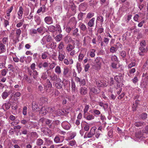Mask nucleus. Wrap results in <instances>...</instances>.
I'll use <instances>...</instances> for the list:
<instances>
[{
    "label": "nucleus",
    "instance_id": "864d4df0",
    "mask_svg": "<svg viewBox=\"0 0 148 148\" xmlns=\"http://www.w3.org/2000/svg\"><path fill=\"white\" fill-rule=\"evenodd\" d=\"M147 116V114L146 113H143L140 115V117L143 120L145 119Z\"/></svg>",
    "mask_w": 148,
    "mask_h": 148
},
{
    "label": "nucleus",
    "instance_id": "e2e57ef3",
    "mask_svg": "<svg viewBox=\"0 0 148 148\" xmlns=\"http://www.w3.org/2000/svg\"><path fill=\"white\" fill-rule=\"evenodd\" d=\"M34 11L32 10L31 12L30 13V14L29 16L26 17L25 18H27L28 20H32L33 19V16L32 14V13L34 12Z\"/></svg>",
    "mask_w": 148,
    "mask_h": 148
},
{
    "label": "nucleus",
    "instance_id": "69168bd1",
    "mask_svg": "<svg viewBox=\"0 0 148 148\" xmlns=\"http://www.w3.org/2000/svg\"><path fill=\"white\" fill-rule=\"evenodd\" d=\"M56 31H57L59 33H61L62 32V30L60 25L58 24H56Z\"/></svg>",
    "mask_w": 148,
    "mask_h": 148
},
{
    "label": "nucleus",
    "instance_id": "473e14b6",
    "mask_svg": "<svg viewBox=\"0 0 148 148\" xmlns=\"http://www.w3.org/2000/svg\"><path fill=\"white\" fill-rule=\"evenodd\" d=\"M15 30L16 31V38L18 39L20 37V35L21 33V31L20 28L16 29Z\"/></svg>",
    "mask_w": 148,
    "mask_h": 148
},
{
    "label": "nucleus",
    "instance_id": "9b49d317",
    "mask_svg": "<svg viewBox=\"0 0 148 148\" xmlns=\"http://www.w3.org/2000/svg\"><path fill=\"white\" fill-rule=\"evenodd\" d=\"M69 69L67 67H64L63 69V76L65 78H68L70 76Z\"/></svg>",
    "mask_w": 148,
    "mask_h": 148
},
{
    "label": "nucleus",
    "instance_id": "423d86ee",
    "mask_svg": "<svg viewBox=\"0 0 148 148\" xmlns=\"http://www.w3.org/2000/svg\"><path fill=\"white\" fill-rule=\"evenodd\" d=\"M55 83V87L58 89H61L62 88V86L64 85V86H65V84L63 83V81H62L60 78L58 79V80L56 81Z\"/></svg>",
    "mask_w": 148,
    "mask_h": 148
},
{
    "label": "nucleus",
    "instance_id": "ea45409f",
    "mask_svg": "<svg viewBox=\"0 0 148 148\" xmlns=\"http://www.w3.org/2000/svg\"><path fill=\"white\" fill-rule=\"evenodd\" d=\"M9 95L8 93L6 91V90H5L2 93L1 97L3 99H5L7 98Z\"/></svg>",
    "mask_w": 148,
    "mask_h": 148
},
{
    "label": "nucleus",
    "instance_id": "b1692460",
    "mask_svg": "<svg viewBox=\"0 0 148 148\" xmlns=\"http://www.w3.org/2000/svg\"><path fill=\"white\" fill-rule=\"evenodd\" d=\"M23 9L21 6H20L19 8V10L17 14L18 15V19H21L22 17V15L23 14Z\"/></svg>",
    "mask_w": 148,
    "mask_h": 148
},
{
    "label": "nucleus",
    "instance_id": "774afa93",
    "mask_svg": "<svg viewBox=\"0 0 148 148\" xmlns=\"http://www.w3.org/2000/svg\"><path fill=\"white\" fill-rule=\"evenodd\" d=\"M30 32L32 35L37 34L38 33L37 29L32 28L30 30Z\"/></svg>",
    "mask_w": 148,
    "mask_h": 148
},
{
    "label": "nucleus",
    "instance_id": "f8f14e48",
    "mask_svg": "<svg viewBox=\"0 0 148 148\" xmlns=\"http://www.w3.org/2000/svg\"><path fill=\"white\" fill-rule=\"evenodd\" d=\"M64 137L63 136H56L54 139V141L56 143H62L64 141Z\"/></svg>",
    "mask_w": 148,
    "mask_h": 148
},
{
    "label": "nucleus",
    "instance_id": "f3484780",
    "mask_svg": "<svg viewBox=\"0 0 148 148\" xmlns=\"http://www.w3.org/2000/svg\"><path fill=\"white\" fill-rule=\"evenodd\" d=\"M109 39L108 38L104 37L102 41L101 42V45L102 47H105L108 44Z\"/></svg>",
    "mask_w": 148,
    "mask_h": 148
},
{
    "label": "nucleus",
    "instance_id": "c9c22d12",
    "mask_svg": "<svg viewBox=\"0 0 148 148\" xmlns=\"http://www.w3.org/2000/svg\"><path fill=\"white\" fill-rule=\"evenodd\" d=\"M90 112H91V113L93 114L95 116H98L99 114H101L100 112L98 110L93 109L92 111H90Z\"/></svg>",
    "mask_w": 148,
    "mask_h": 148
},
{
    "label": "nucleus",
    "instance_id": "5701e85b",
    "mask_svg": "<svg viewBox=\"0 0 148 148\" xmlns=\"http://www.w3.org/2000/svg\"><path fill=\"white\" fill-rule=\"evenodd\" d=\"M6 51V47L1 42H0V54L5 52Z\"/></svg>",
    "mask_w": 148,
    "mask_h": 148
},
{
    "label": "nucleus",
    "instance_id": "f257e3e1",
    "mask_svg": "<svg viewBox=\"0 0 148 148\" xmlns=\"http://www.w3.org/2000/svg\"><path fill=\"white\" fill-rule=\"evenodd\" d=\"M70 21L72 22L74 25L71 34L75 37L79 36L80 34L78 33V29L77 28H76L77 21L76 20L75 18L74 17L71 18L70 19Z\"/></svg>",
    "mask_w": 148,
    "mask_h": 148
},
{
    "label": "nucleus",
    "instance_id": "f704fd0d",
    "mask_svg": "<svg viewBox=\"0 0 148 148\" xmlns=\"http://www.w3.org/2000/svg\"><path fill=\"white\" fill-rule=\"evenodd\" d=\"M139 50L140 51L138 53L139 55L141 56H143L144 53L146 51L145 47H140L139 48Z\"/></svg>",
    "mask_w": 148,
    "mask_h": 148
},
{
    "label": "nucleus",
    "instance_id": "a19ab883",
    "mask_svg": "<svg viewBox=\"0 0 148 148\" xmlns=\"http://www.w3.org/2000/svg\"><path fill=\"white\" fill-rule=\"evenodd\" d=\"M62 35L60 33L56 36L54 38L55 40L57 42H59L61 40Z\"/></svg>",
    "mask_w": 148,
    "mask_h": 148
},
{
    "label": "nucleus",
    "instance_id": "412c9836",
    "mask_svg": "<svg viewBox=\"0 0 148 148\" xmlns=\"http://www.w3.org/2000/svg\"><path fill=\"white\" fill-rule=\"evenodd\" d=\"M38 32L39 34H44L46 31L47 29L43 26H40L37 29Z\"/></svg>",
    "mask_w": 148,
    "mask_h": 148
},
{
    "label": "nucleus",
    "instance_id": "052dcab7",
    "mask_svg": "<svg viewBox=\"0 0 148 148\" xmlns=\"http://www.w3.org/2000/svg\"><path fill=\"white\" fill-rule=\"evenodd\" d=\"M81 65V64L79 63H77L76 67L79 73L82 70Z\"/></svg>",
    "mask_w": 148,
    "mask_h": 148
},
{
    "label": "nucleus",
    "instance_id": "7c9ffc66",
    "mask_svg": "<svg viewBox=\"0 0 148 148\" xmlns=\"http://www.w3.org/2000/svg\"><path fill=\"white\" fill-rule=\"evenodd\" d=\"M48 29L49 31L52 33H54L56 32V27L53 25H51L48 27Z\"/></svg>",
    "mask_w": 148,
    "mask_h": 148
},
{
    "label": "nucleus",
    "instance_id": "9d476101",
    "mask_svg": "<svg viewBox=\"0 0 148 148\" xmlns=\"http://www.w3.org/2000/svg\"><path fill=\"white\" fill-rule=\"evenodd\" d=\"M123 77L122 76V74L121 73H119L118 75L115 76L114 77V79L116 82L119 83L122 82L123 80Z\"/></svg>",
    "mask_w": 148,
    "mask_h": 148
},
{
    "label": "nucleus",
    "instance_id": "0eeeda50",
    "mask_svg": "<svg viewBox=\"0 0 148 148\" xmlns=\"http://www.w3.org/2000/svg\"><path fill=\"white\" fill-rule=\"evenodd\" d=\"M47 83L44 84L45 88L46 89L47 92H50L52 90V84L48 79L47 80Z\"/></svg>",
    "mask_w": 148,
    "mask_h": 148
},
{
    "label": "nucleus",
    "instance_id": "72a5a7b5",
    "mask_svg": "<svg viewBox=\"0 0 148 148\" xmlns=\"http://www.w3.org/2000/svg\"><path fill=\"white\" fill-rule=\"evenodd\" d=\"M24 78L25 80L28 83L31 84L32 82V78L31 77H29L26 75H24Z\"/></svg>",
    "mask_w": 148,
    "mask_h": 148
},
{
    "label": "nucleus",
    "instance_id": "6ab92c4d",
    "mask_svg": "<svg viewBox=\"0 0 148 148\" xmlns=\"http://www.w3.org/2000/svg\"><path fill=\"white\" fill-rule=\"evenodd\" d=\"M50 80L53 81H56L58 80V79L60 78L57 75L54 73H53L51 75L49 76Z\"/></svg>",
    "mask_w": 148,
    "mask_h": 148
},
{
    "label": "nucleus",
    "instance_id": "6e6d98bb",
    "mask_svg": "<svg viewBox=\"0 0 148 148\" xmlns=\"http://www.w3.org/2000/svg\"><path fill=\"white\" fill-rule=\"evenodd\" d=\"M43 143V140L40 138L38 139L36 142L37 145L39 146H41Z\"/></svg>",
    "mask_w": 148,
    "mask_h": 148
},
{
    "label": "nucleus",
    "instance_id": "c85d7f7f",
    "mask_svg": "<svg viewBox=\"0 0 148 148\" xmlns=\"http://www.w3.org/2000/svg\"><path fill=\"white\" fill-rule=\"evenodd\" d=\"M47 108L46 106L43 107L41 109L40 113L43 115H45L47 112Z\"/></svg>",
    "mask_w": 148,
    "mask_h": 148
},
{
    "label": "nucleus",
    "instance_id": "58836bf2",
    "mask_svg": "<svg viewBox=\"0 0 148 148\" xmlns=\"http://www.w3.org/2000/svg\"><path fill=\"white\" fill-rule=\"evenodd\" d=\"M76 133L75 132H73L70 133L69 134V137L66 138V140H68L70 139H72L76 136Z\"/></svg>",
    "mask_w": 148,
    "mask_h": 148
},
{
    "label": "nucleus",
    "instance_id": "2eb2a0df",
    "mask_svg": "<svg viewBox=\"0 0 148 148\" xmlns=\"http://www.w3.org/2000/svg\"><path fill=\"white\" fill-rule=\"evenodd\" d=\"M44 21L45 23L48 25L52 24L53 23V19L51 16H47L45 17L44 19Z\"/></svg>",
    "mask_w": 148,
    "mask_h": 148
},
{
    "label": "nucleus",
    "instance_id": "aec40b11",
    "mask_svg": "<svg viewBox=\"0 0 148 148\" xmlns=\"http://www.w3.org/2000/svg\"><path fill=\"white\" fill-rule=\"evenodd\" d=\"M84 117L88 121H91L94 119L95 118L94 116L92 114H90L89 113V114L84 115Z\"/></svg>",
    "mask_w": 148,
    "mask_h": 148
},
{
    "label": "nucleus",
    "instance_id": "4be33fe9",
    "mask_svg": "<svg viewBox=\"0 0 148 148\" xmlns=\"http://www.w3.org/2000/svg\"><path fill=\"white\" fill-rule=\"evenodd\" d=\"M2 57L4 61L0 63V69H3L5 68L6 61L7 59V57L5 56H3Z\"/></svg>",
    "mask_w": 148,
    "mask_h": 148
},
{
    "label": "nucleus",
    "instance_id": "a878e982",
    "mask_svg": "<svg viewBox=\"0 0 148 148\" xmlns=\"http://www.w3.org/2000/svg\"><path fill=\"white\" fill-rule=\"evenodd\" d=\"M134 125L137 127H142L145 125V123L143 121L136 122L134 124Z\"/></svg>",
    "mask_w": 148,
    "mask_h": 148
},
{
    "label": "nucleus",
    "instance_id": "1a4fd4ad",
    "mask_svg": "<svg viewBox=\"0 0 148 148\" xmlns=\"http://www.w3.org/2000/svg\"><path fill=\"white\" fill-rule=\"evenodd\" d=\"M61 125L62 128L66 130H69L71 127V125L70 123L66 121H63Z\"/></svg>",
    "mask_w": 148,
    "mask_h": 148
},
{
    "label": "nucleus",
    "instance_id": "de8ad7c7",
    "mask_svg": "<svg viewBox=\"0 0 148 148\" xmlns=\"http://www.w3.org/2000/svg\"><path fill=\"white\" fill-rule=\"evenodd\" d=\"M135 136L137 138L141 140L143 138L142 135L140 132H136L135 134Z\"/></svg>",
    "mask_w": 148,
    "mask_h": 148
},
{
    "label": "nucleus",
    "instance_id": "7ed1b4c3",
    "mask_svg": "<svg viewBox=\"0 0 148 148\" xmlns=\"http://www.w3.org/2000/svg\"><path fill=\"white\" fill-rule=\"evenodd\" d=\"M40 121L42 123H45L46 125L50 128L53 129L55 127L52 123H51L52 121L50 119L42 117L40 119Z\"/></svg>",
    "mask_w": 148,
    "mask_h": 148
},
{
    "label": "nucleus",
    "instance_id": "4d7b16f0",
    "mask_svg": "<svg viewBox=\"0 0 148 148\" xmlns=\"http://www.w3.org/2000/svg\"><path fill=\"white\" fill-rule=\"evenodd\" d=\"M95 50L93 49L91 50L90 51L89 55L91 58H93L95 57Z\"/></svg>",
    "mask_w": 148,
    "mask_h": 148
},
{
    "label": "nucleus",
    "instance_id": "a18cd8bd",
    "mask_svg": "<svg viewBox=\"0 0 148 148\" xmlns=\"http://www.w3.org/2000/svg\"><path fill=\"white\" fill-rule=\"evenodd\" d=\"M71 91L73 93L75 92L76 90V86L74 82H71Z\"/></svg>",
    "mask_w": 148,
    "mask_h": 148
},
{
    "label": "nucleus",
    "instance_id": "5fc2aeb1",
    "mask_svg": "<svg viewBox=\"0 0 148 148\" xmlns=\"http://www.w3.org/2000/svg\"><path fill=\"white\" fill-rule=\"evenodd\" d=\"M29 117L31 119H32L36 120V118L35 115L33 113L30 112L29 113Z\"/></svg>",
    "mask_w": 148,
    "mask_h": 148
},
{
    "label": "nucleus",
    "instance_id": "37998d69",
    "mask_svg": "<svg viewBox=\"0 0 148 148\" xmlns=\"http://www.w3.org/2000/svg\"><path fill=\"white\" fill-rule=\"evenodd\" d=\"M56 10L59 14L61 13L62 12V6L59 5L56 7Z\"/></svg>",
    "mask_w": 148,
    "mask_h": 148
},
{
    "label": "nucleus",
    "instance_id": "39448f33",
    "mask_svg": "<svg viewBox=\"0 0 148 148\" xmlns=\"http://www.w3.org/2000/svg\"><path fill=\"white\" fill-rule=\"evenodd\" d=\"M52 40V37L49 34H47L43 37L41 40V44L44 45L46 44L47 42H49Z\"/></svg>",
    "mask_w": 148,
    "mask_h": 148
},
{
    "label": "nucleus",
    "instance_id": "e433bc0d",
    "mask_svg": "<svg viewBox=\"0 0 148 148\" xmlns=\"http://www.w3.org/2000/svg\"><path fill=\"white\" fill-rule=\"evenodd\" d=\"M80 29L82 31H85L87 30L86 25L83 23H81L79 25Z\"/></svg>",
    "mask_w": 148,
    "mask_h": 148
},
{
    "label": "nucleus",
    "instance_id": "8fccbe9b",
    "mask_svg": "<svg viewBox=\"0 0 148 148\" xmlns=\"http://www.w3.org/2000/svg\"><path fill=\"white\" fill-rule=\"evenodd\" d=\"M3 107H5V109L6 110L9 109L11 106V103L8 102L6 103H4L2 106Z\"/></svg>",
    "mask_w": 148,
    "mask_h": 148
},
{
    "label": "nucleus",
    "instance_id": "3c124183",
    "mask_svg": "<svg viewBox=\"0 0 148 148\" xmlns=\"http://www.w3.org/2000/svg\"><path fill=\"white\" fill-rule=\"evenodd\" d=\"M48 53L46 52H44L41 54V58L43 60H45L47 59L48 57Z\"/></svg>",
    "mask_w": 148,
    "mask_h": 148
},
{
    "label": "nucleus",
    "instance_id": "a211bd4d",
    "mask_svg": "<svg viewBox=\"0 0 148 148\" xmlns=\"http://www.w3.org/2000/svg\"><path fill=\"white\" fill-rule=\"evenodd\" d=\"M88 92V89L85 87H81L79 89V92L81 95H85Z\"/></svg>",
    "mask_w": 148,
    "mask_h": 148
},
{
    "label": "nucleus",
    "instance_id": "0e129e2a",
    "mask_svg": "<svg viewBox=\"0 0 148 148\" xmlns=\"http://www.w3.org/2000/svg\"><path fill=\"white\" fill-rule=\"evenodd\" d=\"M24 21L23 19H22L20 21V22L17 23L16 25V27L18 28H19L21 27L23 24V22Z\"/></svg>",
    "mask_w": 148,
    "mask_h": 148
},
{
    "label": "nucleus",
    "instance_id": "49530a36",
    "mask_svg": "<svg viewBox=\"0 0 148 148\" xmlns=\"http://www.w3.org/2000/svg\"><path fill=\"white\" fill-rule=\"evenodd\" d=\"M134 62H132L128 64V69H131L132 67L135 66L136 65V61L135 60H134Z\"/></svg>",
    "mask_w": 148,
    "mask_h": 148
},
{
    "label": "nucleus",
    "instance_id": "393cba45",
    "mask_svg": "<svg viewBox=\"0 0 148 148\" xmlns=\"http://www.w3.org/2000/svg\"><path fill=\"white\" fill-rule=\"evenodd\" d=\"M79 8L81 11H84L86 10L87 8V5L86 3H82L79 5Z\"/></svg>",
    "mask_w": 148,
    "mask_h": 148
},
{
    "label": "nucleus",
    "instance_id": "ddd939ff",
    "mask_svg": "<svg viewBox=\"0 0 148 148\" xmlns=\"http://www.w3.org/2000/svg\"><path fill=\"white\" fill-rule=\"evenodd\" d=\"M75 80L77 83L82 86H84L86 84L85 79H84L80 78L78 77H76Z\"/></svg>",
    "mask_w": 148,
    "mask_h": 148
},
{
    "label": "nucleus",
    "instance_id": "bf43d9fd",
    "mask_svg": "<svg viewBox=\"0 0 148 148\" xmlns=\"http://www.w3.org/2000/svg\"><path fill=\"white\" fill-rule=\"evenodd\" d=\"M94 14H95L94 13L90 12L87 14L86 18L88 19H90L93 17L94 16Z\"/></svg>",
    "mask_w": 148,
    "mask_h": 148
},
{
    "label": "nucleus",
    "instance_id": "603ef678",
    "mask_svg": "<svg viewBox=\"0 0 148 148\" xmlns=\"http://www.w3.org/2000/svg\"><path fill=\"white\" fill-rule=\"evenodd\" d=\"M38 75V73L36 71H33L32 72V76L33 78L35 79H36L37 78V77Z\"/></svg>",
    "mask_w": 148,
    "mask_h": 148
},
{
    "label": "nucleus",
    "instance_id": "338daca9",
    "mask_svg": "<svg viewBox=\"0 0 148 148\" xmlns=\"http://www.w3.org/2000/svg\"><path fill=\"white\" fill-rule=\"evenodd\" d=\"M117 71H118L121 72L123 70L124 67L122 64H119L117 66Z\"/></svg>",
    "mask_w": 148,
    "mask_h": 148
},
{
    "label": "nucleus",
    "instance_id": "79ce46f5",
    "mask_svg": "<svg viewBox=\"0 0 148 148\" xmlns=\"http://www.w3.org/2000/svg\"><path fill=\"white\" fill-rule=\"evenodd\" d=\"M89 107L90 106L89 105H85L84 106V108L83 110L84 115H85L86 114H89V113L88 112V111L89 110Z\"/></svg>",
    "mask_w": 148,
    "mask_h": 148
},
{
    "label": "nucleus",
    "instance_id": "c03bdc74",
    "mask_svg": "<svg viewBox=\"0 0 148 148\" xmlns=\"http://www.w3.org/2000/svg\"><path fill=\"white\" fill-rule=\"evenodd\" d=\"M55 71L58 74H60L61 72L60 67L59 66H56L55 69Z\"/></svg>",
    "mask_w": 148,
    "mask_h": 148
},
{
    "label": "nucleus",
    "instance_id": "09e8293b",
    "mask_svg": "<svg viewBox=\"0 0 148 148\" xmlns=\"http://www.w3.org/2000/svg\"><path fill=\"white\" fill-rule=\"evenodd\" d=\"M63 5L64 8L67 10L68 9L69 5L68 2L66 0H64L63 2Z\"/></svg>",
    "mask_w": 148,
    "mask_h": 148
},
{
    "label": "nucleus",
    "instance_id": "13d9d810",
    "mask_svg": "<svg viewBox=\"0 0 148 148\" xmlns=\"http://www.w3.org/2000/svg\"><path fill=\"white\" fill-rule=\"evenodd\" d=\"M84 56V55L81 53H80L79 55L78 60L79 62H81Z\"/></svg>",
    "mask_w": 148,
    "mask_h": 148
},
{
    "label": "nucleus",
    "instance_id": "4c0bfd02",
    "mask_svg": "<svg viewBox=\"0 0 148 148\" xmlns=\"http://www.w3.org/2000/svg\"><path fill=\"white\" fill-rule=\"evenodd\" d=\"M34 20L38 25H39L41 23V19L39 16L36 15L34 16Z\"/></svg>",
    "mask_w": 148,
    "mask_h": 148
},
{
    "label": "nucleus",
    "instance_id": "680f3d73",
    "mask_svg": "<svg viewBox=\"0 0 148 148\" xmlns=\"http://www.w3.org/2000/svg\"><path fill=\"white\" fill-rule=\"evenodd\" d=\"M114 13V9L110 8V10L109 13H107L106 15V16L107 17H109L111 14H112Z\"/></svg>",
    "mask_w": 148,
    "mask_h": 148
},
{
    "label": "nucleus",
    "instance_id": "f03ea898",
    "mask_svg": "<svg viewBox=\"0 0 148 148\" xmlns=\"http://www.w3.org/2000/svg\"><path fill=\"white\" fill-rule=\"evenodd\" d=\"M102 59L99 57H97L95 60L94 61V65L93 66L95 67L94 68L97 70H99L101 67Z\"/></svg>",
    "mask_w": 148,
    "mask_h": 148
},
{
    "label": "nucleus",
    "instance_id": "c756f323",
    "mask_svg": "<svg viewBox=\"0 0 148 148\" xmlns=\"http://www.w3.org/2000/svg\"><path fill=\"white\" fill-rule=\"evenodd\" d=\"M95 18H92L88 22V26L90 27H93L95 24Z\"/></svg>",
    "mask_w": 148,
    "mask_h": 148
},
{
    "label": "nucleus",
    "instance_id": "cd10ccee",
    "mask_svg": "<svg viewBox=\"0 0 148 148\" xmlns=\"http://www.w3.org/2000/svg\"><path fill=\"white\" fill-rule=\"evenodd\" d=\"M75 48V46L74 45H72L70 44H69L66 47V50L68 52H69L73 50Z\"/></svg>",
    "mask_w": 148,
    "mask_h": 148
},
{
    "label": "nucleus",
    "instance_id": "20e7f679",
    "mask_svg": "<svg viewBox=\"0 0 148 148\" xmlns=\"http://www.w3.org/2000/svg\"><path fill=\"white\" fill-rule=\"evenodd\" d=\"M96 127H92L90 132L88 133H86L84 136V138L92 137L95 134Z\"/></svg>",
    "mask_w": 148,
    "mask_h": 148
},
{
    "label": "nucleus",
    "instance_id": "dca6fc26",
    "mask_svg": "<svg viewBox=\"0 0 148 148\" xmlns=\"http://www.w3.org/2000/svg\"><path fill=\"white\" fill-rule=\"evenodd\" d=\"M77 6L74 3H73L71 6V15H74L76 12Z\"/></svg>",
    "mask_w": 148,
    "mask_h": 148
},
{
    "label": "nucleus",
    "instance_id": "bb28decb",
    "mask_svg": "<svg viewBox=\"0 0 148 148\" xmlns=\"http://www.w3.org/2000/svg\"><path fill=\"white\" fill-rule=\"evenodd\" d=\"M96 83L97 86L98 87H103L106 86V83L102 82L100 81H96Z\"/></svg>",
    "mask_w": 148,
    "mask_h": 148
},
{
    "label": "nucleus",
    "instance_id": "2f4dec72",
    "mask_svg": "<svg viewBox=\"0 0 148 148\" xmlns=\"http://www.w3.org/2000/svg\"><path fill=\"white\" fill-rule=\"evenodd\" d=\"M32 107L33 110H36L39 108L37 103L35 101L32 102Z\"/></svg>",
    "mask_w": 148,
    "mask_h": 148
},
{
    "label": "nucleus",
    "instance_id": "4468645a",
    "mask_svg": "<svg viewBox=\"0 0 148 148\" xmlns=\"http://www.w3.org/2000/svg\"><path fill=\"white\" fill-rule=\"evenodd\" d=\"M49 43L46 44V47L48 49H53L56 47V43L55 42H49Z\"/></svg>",
    "mask_w": 148,
    "mask_h": 148
},
{
    "label": "nucleus",
    "instance_id": "6e6552de",
    "mask_svg": "<svg viewBox=\"0 0 148 148\" xmlns=\"http://www.w3.org/2000/svg\"><path fill=\"white\" fill-rule=\"evenodd\" d=\"M58 59L59 61H62L65 57V53L62 50L58 51Z\"/></svg>",
    "mask_w": 148,
    "mask_h": 148
}]
</instances>
